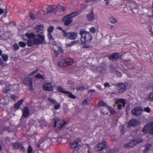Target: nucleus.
<instances>
[{"label": "nucleus", "mask_w": 153, "mask_h": 153, "mask_svg": "<svg viewBox=\"0 0 153 153\" xmlns=\"http://www.w3.org/2000/svg\"><path fill=\"white\" fill-rule=\"evenodd\" d=\"M56 8L57 9V10L58 9V10L63 12H64L65 10V7L63 6L60 5H57L56 7Z\"/></svg>", "instance_id": "obj_30"}, {"label": "nucleus", "mask_w": 153, "mask_h": 153, "mask_svg": "<svg viewBox=\"0 0 153 153\" xmlns=\"http://www.w3.org/2000/svg\"><path fill=\"white\" fill-rule=\"evenodd\" d=\"M48 37L49 39L50 40H53L54 39L51 33H48Z\"/></svg>", "instance_id": "obj_42"}, {"label": "nucleus", "mask_w": 153, "mask_h": 153, "mask_svg": "<svg viewBox=\"0 0 153 153\" xmlns=\"http://www.w3.org/2000/svg\"><path fill=\"white\" fill-rule=\"evenodd\" d=\"M116 74L119 77H121L122 76V74L120 73L118 71H116Z\"/></svg>", "instance_id": "obj_52"}, {"label": "nucleus", "mask_w": 153, "mask_h": 153, "mask_svg": "<svg viewBox=\"0 0 153 153\" xmlns=\"http://www.w3.org/2000/svg\"><path fill=\"white\" fill-rule=\"evenodd\" d=\"M54 127H56L57 124V127L59 129L62 128L66 124V122L62 120H59L58 118L54 119Z\"/></svg>", "instance_id": "obj_6"}, {"label": "nucleus", "mask_w": 153, "mask_h": 153, "mask_svg": "<svg viewBox=\"0 0 153 153\" xmlns=\"http://www.w3.org/2000/svg\"><path fill=\"white\" fill-rule=\"evenodd\" d=\"M143 140L140 139L136 140L133 141L131 142L126 143L124 145V146L125 147H133L140 143L142 142Z\"/></svg>", "instance_id": "obj_9"}, {"label": "nucleus", "mask_w": 153, "mask_h": 153, "mask_svg": "<svg viewBox=\"0 0 153 153\" xmlns=\"http://www.w3.org/2000/svg\"><path fill=\"white\" fill-rule=\"evenodd\" d=\"M90 31L92 33H95L96 32L95 28L94 27H91L90 29Z\"/></svg>", "instance_id": "obj_46"}, {"label": "nucleus", "mask_w": 153, "mask_h": 153, "mask_svg": "<svg viewBox=\"0 0 153 153\" xmlns=\"http://www.w3.org/2000/svg\"><path fill=\"white\" fill-rule=\"evenodd\" d=\"M24 100L22 99L14 105V108L17 110L19 109L24 102Z\"/></svg>", "instance_id": "obj_25"}, {"label": "nucleus", "mask_w": 153, "mask_h": 153, "mask_svg": "<svg viewBox=\"0 0 153 153\" xmlns=\"http://www.w3.org/2000/svg\"><path fill=\"white\" fill-rule=\"evenodd\" d=\"M12 147L14 149H20V150L24 149L22 144L21 143H13L12 145Z\"/></svg>", "instance_id": "obj_20"}, {"label": "nucleus", "mask_w": 153, "mask_h": 153, "mask_svg": "<svg viewBox=\"0 0 153 153\" xmlns=\"http://www.w3.org/2000/svg\"><path fill=\"white\" fill-rule=\"evenodd\" d=\"M87 19L90 22H92L94 19V13L93 10L88 14Z\"/></svg>", "instance_id": "obj_21"}, {"label": "nucleus", "mask_w": 153, "mask_h": 153, "mask_svg": "<svg viewBox=\"0 0 153 153\" xmlns=\"http://www.w3.org/2000/svg\"><path fill=\"white\" fill-rule=\"evenodd\" d=\"M69 87L70 88V89L71 90H73L75 89V85H71L70 86H69Z\"/></svg>", "instance_id": "obj_55"}, {"label": "nucleus", "mask_w": 153, "mask_h": 153, "mask_svg": "<svg viewBox=\"0 0 153 153\" xmlns=\"http://www.w3.org/2000/svg\"><path fill=\"white\" fill-rule=\"evenodd\" d=\"M116 86L118 87V90L120 93H122L125 91L126 88L125 84L123 83H118Z\"/></svg>", "instance_id": "obj_12"}, {"label": "nucleus", "mask_w": 153, "mask_h": 153, "mask_svg": "<svg viewBox=\"0 0 153 153\" xmlns=\"http://www.w3.org/2000/svg\"><path fill=\"white\" fill-rule=\"evenodd\" d=\"M33 152V149L30 146H29V153H31Z\"/></svg>", "instance_id": "obj_59"}, {"label": "nucleus", "mask_w": 153, "mask_h": 153, "mask_svg": "<svg viewBox=\"0 0 153 153\" xmlns=\"http://www.w3.org/2000/svg\"><path fill=\"white\" fill-rule=\"evenodd\" d=\"M48 100L51 103L54 105V108L55 109L57 110L60 108L61 105L60 104V103H57L55 100L52 99L51 97H50L48 99Z\"/></svg>", "instance_id": "obj_14"}, {"label": "nucleus", "mask_w": 153, "mask_h": 153, "mask_svg": "<svg viewBox=\"0 0 153 153\" xmlns=\"http://www.w3.org/2000/svg\"><path fill=\"white\" fill-rule=\"evenodd\" d=\"M78 42V41H76V40H74L73 41H72L70 43L71 44V46H73L75 45L76 43H77Z\"/></svg>", "instance_id": "obj_49"}, {"label": "nucleus", "mask_w": 153, "mask_h": 153, "mask_svg": "<svg viewBox=\"0 0 153 153\" xmlns=\"http://www.w3.org/2000/svg\"><path fill=\"white\" fill-rule=\"evenodd\" d=\"M35 77L37 78L41 79L43 80L45 79L44 77L42 75L40 74L39 73H38L37 74L35 75Z\"/></svg>", "instance_id": "obj_34"}, {"label": "nucleus", "mask_w": 153, "mask_h": 153, "mask_svg": "<svg viewBox=\"0 0 153 153\" xmlns=\"http://www.w3.org/2000/svg\"><path fill=\"white\" fill-rule=\"evenodd\" d=\"M7 65V64L6 63H4V62L3 64L1 65H2L3 67H5Z\"/></svg>", "instance_id": "obj_62"}, {"label": "nucleus", "mask_w": 153, "mask_h": 153, "mask_svg": "<svg viewBox=\"0 0 153 153\" xmlns=\"http://www.w3.org/2000/svg\"><path fill=\"white\" fill-rule=\"evenodd\" d=\"M45 37V35L44 34H37L35 35L33 33H29V39L30 38H33V44L35 45L45 44L46 42ZM31 43V41L29 39V46H30Z\"/></svg>", "instance_id": "obj_1"}, {"label": "nucleus", "mask_w": 153, "mask_h": 153, "mask_svg": "<svg viewBox=\"0 0 153 153\" xmlns=\"http://www.w3.org/2000/svg\"><path fill=\"white\" fill-rule=\"evenodd\" d=\"M54 30V27L53 26H50L48 29V33H51Z\"/></svg>", "instance_id": "obj_37"}, {"label": "nucleus", "mask_w": 153, "mask_h": 153, "mask_svg": "<svg viewBox=\"0 0 153 153\" xmlns=\"http://www.w3.org/2000/svg\"><path fill=\"white\" fill-rule=\"evenodd\" d=\"M23 115L25 117L29 116V108L28 107H25L24 110H23Z\"/></svg>", "instance_id": "obj_26"}, {"label": "nucleus", "mask_w": 153, "mask_h": 153, "mask_svg": "<svg viewBox=\"0 0 153 153\" xmlns=\"http://www.w3.org/2000/svg\"><path fill=\"white\" fill-rule=\"evenodd\" d=\"M3 62L2 60L0 58V65H1V64H3Z\"/></svg>", "instance_id": "obj_63"}, {"label": "nucleus", "mask_w": 153, "mask_h": 153, "mask_svg": "<svg viewBox=\"0 0 153 153\" xmlns=\"http://www.w3.org/2000/svg\"><path fill=\"white\" fill-rule=\"evenodd\" d=\"M98 105L99 106H102L103 107H106L107 108V106H108L106 104V103L103 101H100V102L98 104Z\"/></svg>", "instance_id": "obj_32"}, {"label": "nucleus", "mask_w": 153, "mask_h": 153, "mask_svg": "<svg viewBox=\"0 0 153 153\" xmlns=\"http://www.w3.org/2000/svg\"><path fill=\"white\" fill-rule=\"evenodd\" d=\"M78 14V13L77 12H74L70 13L67 15H68L69 17L71 19L72 18H73L76 16Z\"/></svg>", "instance_id": "obj_27"}, {"label": "nucleus", "mask_w": 153, "mask_h": 153, "mask_svg": "<svg viewBox=\"0 0 153 153\" xmlns=\"http://www.w3.org/2000/svg\"><path fill=\"white\" fill-rule=\"evenodd\" d=\"M139 123V122L137 120L132 119L131 120L128 124V127H130L132 126H136Z\"/></svg>", "instance_id": "obj_19"}, {"label": "nucleus", "mask_w": 153, "mask_h": 153, "mask_svg": "<svg viewBox=\"0 0 153 153\" xmlns=\"http://www.w3.org/2000/svg\"><path fill=\"white\" fill-rule=\"evenodd\" d=\"M151 147V145L150 144H148L146 145V150L147 151Z\"/></svg>", "instance_id": "obj_56"}, {"label": "nucleus", "mask_w": 153, "mask_h": 153, "mask_svg": "<svg viewBox=\"0 0 153 153\" xmlns=\"http://www.w3.org/2000/svg\"><path fill=\"white\" fill-rule=\"evenodd\" d=\"M149 100L153 101V96H148Z\"/></svg>", "instance_id": "obj_58"}, {"label": "nucleus", "mask_w": 153, "mask_h": 153, "mask_svg": "<svg viewBox=\"0 0 153 153\" xmlns=\"http://www.w3.org/2000/svg\"><path fill=\"white\" fill-rule=\"evenodd\" d=\"M70 146L72 148L74 149H79L81 146L76 141H75L74 142L71 143Z\"/></svg>", "instance_id": "obj_24"}, {"label": "nucleus", "mask_w": 153, "mask_h": 153, "mask_svg": "<svg viewBox=\"0 0 153 153\" xmlns=\"http://www.w3.org/2000/svg\"><path fill=\"white\" fill-rule=\"evenodd\" d=\"M97 70L99 72L101 73L103 70H104V68L102 67L99 66L97 68Z\"/></svg>", "instance_id": "obj_39"}, {"label": "nucleus", "mask_w": 153, "mask_h": 153, "mask_svg": "<svg viewBox=\"0 0 153 153\" xmlns=\"http://www.w3.org/2000/svg\"><path fill=\"white\" fill-rule=\"evenodd\" d=\"M13 49L16 51H18L19 48V46L16 43H14L13 45Z\"/></svg>", "instance_id": "obj_35"}, {"label": "nucleus", "mask_w": 153, "mask_h": 153, "mask_svg": "<svg viewBox=\"0 0 153 153\" xmlns=\"http://www.w3.org/2000/svg\"><path fill=\"white\" fill-rule=\"evenodd\" d=\"M115 101V103L118 106L117 108L119 110L121 109L123 107H124L126 103L125 100L122 99L116 100Z\"/></svg>", "instance_id": "obj_8"}, {"label": "nucleus", "mask_w": 153, "mask_h": 153, "mask_svg": "<svg viewBox=\"0 0 153 153\" xmlns=\"http://www.w3.org/2000/svg\"><path fill=\"white\" fill-rule=\"evenodd\" d=\"M44 27V25L42 24L37 25L34 28V30H36V32L38 33L42 31V34H43V30Z\"/></svg>", "instance_id": "obj_22"}, {"label": "nucleus", "mask_w": 153, "mask_h": 153, "mask_svg": "<svg viewBox=\"0 0 153 153\" xmlns=\"http://www.w3.org/2000/svg\"><path fill=\"white\" fill-rule=\"evenodd\" d=\"M29 16L30 17V18L32 19V20H34L35 19V16L33 14V13H31V12H29Z\"/></svg>", "instance_id": "obj_44"}, {"label": "nucleus", "mask_w": 153, "mask_h": 153, "mask_svg": "<svg viewBox=\"0 0 153 153\" xmlns=\"http://www.w3.org/2000/svg\"><path fill=\"white\" fill-rule=\"evenodd\" d=\"M79 34L81 36L80 40L82 43L88 44L91 42L92 39V36L90 33L81 30Z\"/></svg>", "instance_id": "obj_2"}, {"label": "nucleus", "mask_w": 153, "mask_h": 153, "mask_svg": "<svg viewBox=\"0 0 153 153\" xmlns=\"http://www.w3.org/2000/svg\"><path fill=\"white\" fill-rule=\"evenodd\" d=\"M30 78L29 77V90H32V82L30 79Z\"/></svg>", "instance_id": "obj_45"}, {"label": "nucleus", "mask_w": 153, "mask_h": 153, "mask_svg": "<svg viewBox=\"0 0 153 153\" xmlns=\"http://www.w3.org/2000/svg\"><path fill=\"white\" fill-rule=\"evenodd\" d=\"M23 83L26 85L29 86V77H27L23 79Z\"/></svg>", "instance_id": "obj_33"}, {"label": "nucleus", "mask_w": 153, "mask_h": 153, "mask_svg": "<svg viewBox=\"0 0 153 153\" xmlns=\"http://www.w3.org/2000/svg\"><path fill=\"white\" fill-rule=\"evenodd\" d=\"M42 88L45 91H53V85L50 83H47L44 84Z\"/></svg>", "instance_id": "obj_13"}, {"label": "nucleus", "mask_w": 153, "mask_h": 153, "mask_svg": "<svg viewBox=\"0 0 153 153\" xmlns=\"http://www.w3.org/2000/svg\"><path fill=\"white\" fill-rule=\"evenodd\" d=\"M88 100H85L82 102V104L83 105H88Z\"/></svg>", "instance_id": "obj_53"}, {"label": "nucleus", "mask_w": 153, "mask_h": 153, "mask_svg": "<svg viewBox=\"0 0 153 153\" xmlns=\"http://www.w3.org/2000/svg\"><path fill=\"white\" fill-rule=\"evenodd\" d=\"M78 42V41H76V40H74L73 41H72L70 43L71 44V46H73L75 45L76 43H77Z\"/></svg>", "instance_id": "obj_50"}, {"label": "nucleus", "mask_w": 153, "mask_h": 153, "mask_svg": "<svg viewBox=\"0 0 153 153\" xmlns=\"http://www.w3.org/2000/svg\"><path fill=\"white\" fill-rule=\"evenodd\" d=\"M68 84L70 85H75V83L74 82L71 80H68Z\"/></svg>", "instance_id": "obj_43"}, {"label": "nucleus", "mask_w": 153, "mask_h": 153, "mask_svg": "<svg viewBox=\"0 0 153 153\" xmlns=\"http://www.w3.org/2000/svg\"><path fill=\"white\" fill-rule=\"evenodd\" d=\"M142 112V111L140 107H137L134 108L132 111V114L136 115H139Z\"/></svg>", "instance_id": "obj_18"}, {"label": "nucleus", "mask_w": 153, "mask_h": 153, "mask_svg": "<svg viewBox=\"0 0 153 153\" xmlns=\"http://www.w3.org/2000/svg\"><path fill=\"white\" fill-rule=\"evenodd\" d=\"M142 131L145 134L149 133L153 134V122L146 124L143 127Z\"/></svg>", "instance_id": "obj_5"}, {"label": "nucleus", "mask_w": 153, "mask_h": 153, "mask_svg": "<svg viewBox=\"0 0 153 153\" xmlns=\"http://www.w3.org/2000/svg\"><path fill=\"white\" fill-rule=\"evenodd\" d=\"M38 71V70L37 69H36L35 71H33L31 73L29 74V76H31L34 74L36 73Z\"/></svg>", "instance_id": "obj_48"}, {"label": "nucleus", "mask_w": 153, "mask_h": 153, "mask_svg": "<svg viewBox=\"0 0 153 153\" xmlns=\"http://www.w3.org/2000/svg\"><path fill=\"white\" fill-rule=\"evenodd\" d=\"M13 90L12 86L11 85L5 86L3 88L2 92L4 93H9Z\"/></svg>", "instance_id": "obj_16"}, {"label": "nucleus", "mask_w": 153, "mask_h": 153, "mask_svg": "<svg viewBox=\"0 0 153 153\" xmlns=\"http://www.w3.org/2000/svg\"><path fill=\"white\" fill-rule=\"evenodd\" d=\"M60 29L62 31L63 36L67 39L71 40L75 39L78 36V33L76 32H71L67 33L62 28Z\"/></svg>", "instance_id": "obj_4"}, {"label": "nucleus", "mask_w": 153, "mask_h": 153, "mask_svg": "<svg viewBox=\"0 0 153 153\" xmlns=\"http://www.w3.org/2000/svg\"><path fill=\"white\" fill-rule=\"evenodd\" d=\"M104 86L105 87H109L110 84L108 82H105L104 84Z\"/></svg>", "instance_id": "obj_54"}, {"label": "nucleus", "mask_w": 153, "mask_h": 153, "mask_svg": "<svg viewBox=\"0 0 153 153\" xmlns=\"http://www.w3.org/2000/svg\"><path fill=\"white\" fill-rule=\"evenodd\" d=\"M65 46L66 47H68L72 46L71 45L70 43H66Z\"/></svg>", "instance_id": "obj_60"}, {"label": "nucleus", "mask_w": 153, "mask_h": 153, "mask_svg": "<svg viewBox=\"0 0 153 153\" xmlns=\"http://www.w3.org/2000/svg\"><path fill=\"white\" fill-rule=\"evenodd\" d=\"M39 123L42 126H45L47 124L46 122L44 119H42L40 121Z\"/></svg>", "instance_id": "obj_36"}, {"label": "nucleus", "mask_w": 153, "mask_h": 153, "mask_svg": "<svg viewBox=\"0 0 153 153\" xmlns=\"http://www.w3.org/2000/svg\"><path fill=\"white\" fill-rule=\"evenodd\" d=\"M119 57V54L117 53H113L108 56V58L111 60H117Z\"/></svg>", "instance_id": "obj_15"}, {"label": "nucleus", "mask_w": 153, "mask_h": 153, "mask_svg": "<svg viewBox=\"0 0 153 153\" xmlns=\"http://www.w3.org/2000/svg\"><path fill=\"white\" fill-rule=\"evenodd\" d=\"M107 147L106 142L103 141L98 143L95 146V149L97 151H100L105 149Z\"/></svg>", "instance_id": "obj_7"}, {"label": "nucleus", "mask_w": 153, "mask_h": 153, "mask_svg": "<svg viewBox=\"0 0 153 153\" xmlns=\"http://www.w3.org/2000/svg\"><path fill=\"white\" fill-rule=\"evenodd\" d=\"M74 63L72 59L68 57L64 58L60 61L58 63V65L60 67L65 68L72 65Z\"/></svg>", "instance_id": "obj_3"}, {"label": "nucleus", "mask_w": 153, "mask_h": 153, "mask_svg": "<svg viewBox=\"0 0 153 153\" xmlns=\"http://www.w3.org/2000/svg\"><path fill=\"white\" fill-rule=\"evenodd\" d=\"M1 57L3 60L5 62H6L8 60V56L7 54H3L1 55Z\"/></svg>", "instance_id": "obj_31"}, {"label": "nucleus", "mask_w": 153, "mask_h": 153, "mask_svg": "<svg viewBox=\"0 0 153 153\" xmlns=\"http://www.w3.org/2000/svg\"><path fill=\"white\" fill-rule=\"evenodd\" d=\"M23 38L24 40H27V46H29V33H26L24 36Z\"/></svg>", "instance_id": "obj_28"}, {"label": "nucleus", "mask_w": 153, "mask_h": 153, "mask_svg": "<svg viewBox=\"0 0 153 153\" xmlns=\"http://www.w3.org/2000/svg\"><path fill=\"white\" fill-rule=\"evenodd\" d=\"M4 13V10L3 9L0 8V15L3 14Z\"/></svg>", "instance_id": "obj_61"}, {"label": "nucleus", "mask_w": 153, "mask_h": 153, "mask_svg": "<svg viewBox=\"0 0 153 153\" xmlns=\"http://www.w3.org/2000/svg\"><path fill=\"white\" fill-rule=\"evenodd\" d=\"M58 50L59 53H64V50L60 46L58 47Z\"/></svg>", "instance_id": "obj_41"}, {"label": "nucleus", "mask_w": 153, "mask_h": 153, "mask_svg": "<svg viewBox=\"0 0 153 153\" xmlns=\"http://www.w3.org/2000/svg\"><path fill=\"white\" fill-rule=\"evenodd\" d=\"M16 96H11V97L12 99L14 100L16 98Z\"/></svg>", "instance_id": "obj_64"}, {"label": "nucleus", "mask_w": 153, "mask_h": 153, "mask_svg": "<svg viewBox=\"0 0 153 153\" xmlns=\"http://www.w3.org/2000/svg\"><path fill=\"white\" fill-rule=\"evenodd\" d=\"M109 20L110 22L112 23H115L117 21L113 17H111L109 19Z\"/></svg>", "instance_id": "obj_40"}, {"label": "nucleus", "mask_w": 153, "mask_h": 153, "mask_svg": "<svg viewBox=\"0 0 153 153\" xmlns=\"http://www.w3.org/2000/svg\"><path fill=\"white\" fill-rule=\"evenodd\" d=\"M47 11L48 13L53 12L56 14L57 12V9L54 5H51L48 6L47 8Z\"/></svg>", "instance_id": "obj_11"}, {"label": "nucleus", "mask_w": 153, "mask_h": 153, "mask_svg": "<svg viewBox=\"0 0 153 153\" xmlns=\"http://www.w3.org/2000/svg\"><path fill=\"white\" fill-rule=\"evenodd\" d=\"M62 21L64 22V25L66 26L69 25L73 21L72 19L68 15L64 17L62 19Z\"/></svg>", "instance_id": "obj_10"}, {"label": "nucleus", "mask_w": 153, "mask_h": 153, "mask_svg": "<svg viewBox=\"0 0 153 153\" xmlns=\"http://www.w3.org/2000/svg\"><path fill=\"white\" fill-rule=\"evenodd\" d=\"M53 54L54 56L57 57L58 55V53L56 50H54V51Z\"/></svg>", "instance_id": "obj_51"}, {"label": "nucleus", "mask_w": 153, "mask_h": 153, "mask_svg": "<svg viewBox=\"0 0 153 153\" xmlns=\"http://www.w3.org/2000/svg\"><path fill=\"white\" fill-rule=\"evenodd\" d=\"M19 45L21 47H25L26 45V44L25 42L21 41L19 43Z\"/></svg>", "instance_id": "obj_38"}, {"label": "nucleus", "mask_w": 153, "mask_h": 153, "mask_svg": "<svg viewBox=\"0 0 153 153\" xmlns=\"http://www.w3.org/2000/svg\"><path fill=\"white\" fill-rule=\"evenodd\" d=\"M57 90L59 92L65 94H68V96H74L71 93L64 90L63 88L60 86L58 87L57 88Z\"/></svg>", "instance_id": "obj_17"}, {"label": "nucleus", "mask_w": 153, "mask_h": 153, "mask_svg": "<svg viewBox=\"0 0 153 153\" xmlns=\"http://www.w3.org/2000/svg\"><path fill=\"white\" fill-rule=\"evenodd\" d=\"M89 88V86L86 85H85L84 86H82L80 85H77L76 87V89L77 91H83Z\"/></svg>", "instance_id": "obj_23"}, {"label": "nucleus", "mask_w": 153, "mask_h": 153, "mask_svg": "<svg viewBox=\"0 0 153 153\" xmlns=\"http://www.w3.org/2000/svg\"><path fill=\"white\" fill-rule=\"evenodd\" d=\"M107 108L111 114H114L115 113V111L111 106H107Z\"/></svg>", "instance_id": "obj_29"}, {"label": "nucleus", "mask_w": 153, "mask_h": 153, "mask_svg": "<svg viewBox=\"0 0 153 153\" xmlns=\"http://www.w3.org/2000/svg\"><path fill=\"white\" fill-rule=\"evenodd\" d=\"M144 110L147 113H149L150 112V109L149 107L145 108Z\"/></svg>", "instance_id": "obj_47"}, {"label": "nucleus", "mask_w": 153, "mask_h": 153, "mask_svg": "<svg viewBox=\"0 0 153 153\" xmlns=\"http://www.w3.org/2000/svg\"><path fill=\"white\" fill-rule=\"evenodd\" d=\"M95 92V90L93 89H89L88 91V93H94Z\"/></svg>", "instance_id": "obj_57"}]
</instances>
